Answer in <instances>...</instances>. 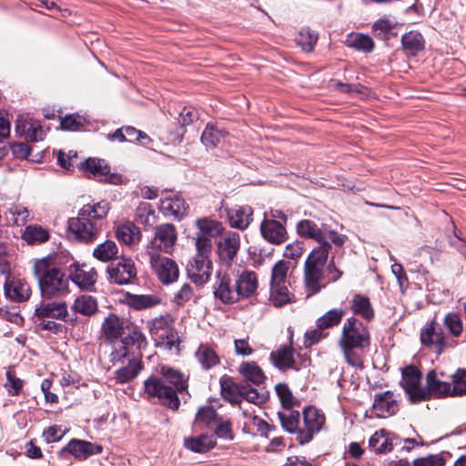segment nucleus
Segmentation results:
<instances>
[{
    "label": "nucleus",
    "instance_id": "c756f323",
    "mask_svg": "<svg viewBox=\"0 0 466 466\" xmlns=\"http://www.w3.org/2000/svg\"><path fill=\"white\" fill-rule=\"evenodd\" d=\"M219 384L222 397L232 404L240 405L243 384L235 383L226 376L220 378Z\"/></svg>",
    "mask_w": 466,
    "mask_h": 466
},
{
    "label": "nucleus",
    "instance_id": "0e129e2a",
    "mask_svg": "<svg viewBox=\"0 0 466 466\" xmlns=\"http://www.w3.org/2000/svg\"><path fill=\"white\" fill-rule=\"evenodd\" d=\"M194 291L189 284H184L180 289L175 293L173 301L179 307L189 301L193 297Z\"/></svg>",
    "mask_w": 466,
    "mask_h": 466
},
{
    "label": "nucleus",
    "instance_id": "e433bc0d",
    "mask_svg": "<svg viewBox=\"0 0 466 466\" xmlns=\"http://www.w3.org/2000/svg\"><path fill=\"white\" fill-rule=\"evenodd\" d=\"M127 299V304L136 310L150 309L161 303L160 298L153 294H129Z\"/></svg>",
    "mask_w": 466,
    "mask_h": 466
},
{
    "label": "nucleus",
    "instance_id": "20e7f679",
    "mask_svg": "<svg viewBox=\"0 0 466 466\" xmlns=\"http://www.w3.org/2000/svg\"><path fill=\"white\" fill-rule=\"evenodd\" d=\"M34 272L37 278L41 295L45 299H59L68 294V278L46 258L35 263Z\"/></svg>",
    "mask_w": 466,
    "mask_h": 466
},
{
    "label": "nucleus",
    "instance_id": "a19ab883",
    "mask_svg": "<svg viewBox=\"0 0 466 466\" xmlns=\"http://www.w3.org/2000/svg\"><path fill=\"white\" fill-rule=\"evenodd\" d=\"M6 218L17 227L33 219L30 210L22 204H13L6 212Z\"/></svg>",
    "mask_w": 466,
    "mask_h": 466
},
{
    "label": "nucleus",
    "instance_id": "72a5a7b5",
    "mask_svg": "<svg viewBox=\"0 0 466 466\" xmlns=\"http://www.w3.org/2000/svg\"><path fill=\"white\" fill-rule=\"evenodd\" d=\"M102 331L111 342L116 341L124 333V320L116 314H109L102 324Z\"/></svg>",
    "mask_w": 466,
    "mask_h": 466
},
{
    "label": "nucleus",
    "instance_id": "5fc2aeb1",
    "mask_svg": "<svg viewBox=\"0 0 466 466\" xmlns=\"http://www.w3.org/2000/svg\"><path fill=\"white\" fill-rule=\"evenodd\" d=\"M218 419L219 417L216 410L211 406L200 408L196 416L198 422H202L208 427H213L214 424H217Z\"/></svg>",
    "mask_w": 466,
    "mask_h": 466
},
{
    "label": "nucleus",
    "instance_id": "8fccbe9b",
    "mask_svg": "<svg viewBox=\"0 0 466 466\" xmlns=\"http://www.w3.org/2000/svg\"><path fill=\"white\" fill-rule=\"evenodd\" d=\"M185 446L195 452H206L214 446V441L207 435L185 440Z\"/></svg>",
    "mask_w": 466,
    "mask_h": 466
},
{
    "label": "nucleus",
    "instance_id": "5701e85b",
    "mask_svg": "<svg viewBox=\"0 0 466 466\" xmlns=\"http://www.w3.org/2000/svg\"><path fill=\"white\" fill-rule=\"evenodd\" d=\"M269 360L272 364L280 370L289 369L299 370L294 359V349L291 345H285L279 349L271 351Z\"/></svg>",
    "mask_w": 466,
    "mask_h": 466
},
{
    "label": "nucleus",
    "instance_id": "c9c22d12",
    "mask_svg": "<svg viewBox=\"0 0 466 466\" xmlns=\"http://www.w3.org/2000/svg\"><path fill=\"white\" fill-rule=\"evenodd\" d=\"M238 371L247 381L257 386L263 384L266 380L263 370L254 361L242 362L238 367Z\"/></svg>",
    "mask_w": 466,
    "mask_h": 466
},
{
    "label": "nucleus",
    "instance_id": "338daca9",
    "mask_svg": "<svg viewBox=\"0 0 466 466\" xmlns=\"http://www.w3.org/2000/svg\"><path fill=\"white\" fill-rule=\"evenodd\" d=\"M198 118V112L196 108L191 106H185L179 114L178 122L182 126H187L193 123Z\"/></svg>",
    "mask_w": 466,
    "mask_h": 466
},
{
    "label": "nucleus",
    "instance_id": "4be33fe9",
    "mask_svg": "<svg viewBox=\"0 0 466 466\" xmlns=\"http://www.w3.org/2000/svg\"><path fill=\"white\" fill-rule=\"evenodd\" d=\"M5 296L15 302H23L29 299L31 289L29 285L15 278L7 277L4 285Z\"/></svg>",
    "mask_w": 466,
    "mask_h": 466
},
{
    "label": "nucleus",
    "instance_id": "de8ad7c7",
    "mask_svg": "<svg viewBox=\"0 0 466 466\" xmlns=\"http://www.w3.org/2000/svg\"><path fill=\"white\" fill-rule=\"evenodd\" d=\"M269 299L276 307H282L291 301L290 293L286 283L270 284Z\"/></svg>",
    "mask_w": 466,
    "mask_h": 466
},
{
    "label": "nucleus",
    "instance_id": "79ce46f5",
    "mask_svg": "<svg viewBox=\"0 0 466 466\" xmlns=\"http://www.w3.org/2000/svg\"><path fill=\"white\" fill-rule=\"evenodd\" d=\"M116 236L124 244L134 245L139 242L141 233L135 224L128 222L117 228Z\"/></svg>",
    "mask_w": 466,
    "mask_h": 466
},
{
    "label": "nucleus",
    "instance_id": "ddd939ff",
    "mask_svg": "<svg viewBox=\"0 0 466 466\" xmlns=\"http://www.w3.org/2000/svg\"><path fill=\"white\" fill-rule=\"evenodd\" d=\"M108 279L117 285H127L137 279V268L130 258H121L116 263L107 267Z\"/></svg>",
    "mask_w": 466,
    "mask_h": 466
},
{
    "label": "nucleus",
    "instance_id": "052dcab7",
    "mask_svg": "<svg viewBox=\"0 0 466 466\" xmlns=\"http://www.w3.org/2000/svg\"><path fill=\"white\" fill-rule=\"evenodd\" d=\"M288 269L287 262L278 261L272 268L270 284L286 283Z\"/></svg>",
    "mask_w": 466,
    "mask_h": 466
},
{
    "label": "nucleus",
    "instance_id": "2f4dec72",
    "mask_svg": "<svg viewBox=\"0 0 466 466\" xmlns=\"http://www.w3.org/2000/svg\"><path fill=\"white\" fill-rule=\"evenodd\" d=\"M174 318L169 313H166L148 320L147 326L151 336L157 339L171 330L174 328Z\"/></svg>",
    "mask_w": 466,
    "mask_h": 466
},
{
    "label": "nucleus",
    "instance_id": "58836bf2",
    "mask_svg": "<svg viewBox=\"0 0 466 466\" xmlns=\"http://www.w3.org/2000/svg\"><path fill=\"white\" fill-rule=\"evenodd\" d=\"M49 237L48 230L40 225H29L22 234V238L29 245L45 243L49 239Z\"/></svg>",
    "mask_w": 466,
    "mask_h": 466
},
{
    "label": "nucleus",
    "instance_id": "f257e3e1",
    "mask_svg": "<svg viewBox=\"0 0 466 466\" xmlns=\"http://www.w3.org/2000/svg\"><path fill=\"white\" fill-rule=\"evenodd\" d=\"M187 379L178 370L161 369L160 375H152L144 381V392L147 399H157L165 407L177 410L180 406L178 393L187 390Z\"/></svg>",
    "mask_w": 466,
    "mask_h": 466
},
{
    "label": "nucleus",
    "instance_id": "4d7b16f0",
    "mask_svg": "<svg viewBox=\"0 0 466 466\" xmlns=\"http://www.w3.org/2000/svg\"><path fill=\"white\" fill-rule=\"evenodd\" d=\"M444 325L453 337H459L463 330L462 321L460 316L453 312L445 316Z\"/></svg>",
    "mask_w": 466,
    "mask_h": 466
},
{
    "label": "nucleus",
    "instance_id": "09e8293b",
    "mask_svg": "<svg viewBox=\"0 0 466 466\" xmlns=\"http://www.w3.org/2000/svg\"><path fill=\"white\" fill-rule=\"evenodd\" d=\"M136 219L138 223L150 227L157 221V216L152 206L147 202H141L136 209Z\"/></svg>",
    "mask_w": 466,
    "mask_h": 466
},
{
    "label": "nucleus",
    "instance_id": "b1692460",
    "mask_svg": "<svg viewBox=\"0 0 466 466\" xmlns=\"http://www.w3.org/2000/svg\"><path fill=\"white\" fill-rule=\"evenodd\" d=\"M253 209L249 206H236L228 210V218L231 228L245 230L252 222Z\"/></svg>",
    "mask_w": 466,
    "mask_h": 466
},
{
    "label": "nucleus",
    "instance_id": "2eb2a0df",
    "mask_svg": "<svg viewBox=\"0 0 466 466\" xmlns=\"http://www.w3.org/2000/svg\"><path fill=\"white\" fill-rule=\"evenodd\" d=\"M421 343L428 347L434 346L438 355L452 345L450 344L444 335L441 327H440L435 319L426 324L420 332Z\"/></svg>",
    "mask_w": 466,
    "mask_h": 466
},
{
    "label": "nucleus",
    "instance_id": "864d4df0",
    "mask_svg": "<svg viewBox=\"0 0 466 466\" xmlns=\"http://www.w3.org/2000/svg\"><path fill=\"white\" fill-rule=\"evenodd\" d=\"M452 392L451 396H462L466 394V370L462 369L451 376Z\"/></svg>",
    "mask_w": 466,
    "mask_h": 466
},
{
    "label": "nucleus",
    "instance_id": "39448f33",
    "mask_svg": "<svg viewBox=\"0 0 466 466\" xmlns=\"http://www.w3.org/2000/svg\"><path fill=\"white\" fill-rule=\"evenodd\" d=\"M330 244L318 246L309 254L304 264L305 286L311 293H317L321 289V280L324 277L325 266L328 262Z\"/></svg>",
    "mask_w": 466,
    "mask_h": 466
},
{
    "label": "nucleus",
    "instance_id": "aec40b11",
    "mask_svg": "<svg viewBox=\"0 0 466 466\" xmlns=\"http://www.w3.org/2000/svg\"><path fill=\"white\" fill-rule=\"evenodd\" d=\"M79 167L101 181L116 183L119 178L118 175L110 174V167L103 159L88 158L85 162H81Z\"/></svg>",
    "mask_w": 466,
    "mask_h": 466
},
{
    "label": "nucleus",
    "instance_id": "4468645a",
    "mask_svg": "<svg viewBox=\"0 0 466 466\" xmlns=\"http://www.w3.org/2000/svg\"><path fill=\"white\" fill-rule=\"evenodd\" d=\"M240 248V236L237 232L229 231L217 244V253L220 260V267L230 268L233 259Z\"/></svg>",
    "mask_w": 466,
    "mask_h": 466
},
{
    "label": "nucleus",
    "instance_id": "13d9d810",
    "mask_svg": "<svg viewBox=\"0 0 466 466\" xmlns=\"http://www.w3.org/2000/svg\"><path fill=\"white\" fill-rule=\"evenodd\" d=\"M221 132L216 129L213 126L208 125L201 136L202 143L210 148H214L219 143Z\"/></svg>",
    "mask_w": 466,
    "mask_h": 466
},
{
    "label": "nucleus",
    "instance_id": "423d86ee",
    "mask_svg": "<svg viewBox=\"0 0 466 466\" xmlns=\"http://www.w3.org/2000/svg\"><path fill=\"white\" fill-rule=\"evenodd\" d=\"M111 343L113 350L109 355V360L113 365L124 363L125 359L129 360V359L137 356H142V350L147 346L146 336L137 327H133L121 340L112 341Z\"/></svg>",
    "mask_w": 466,
    "mask_h": 466
},
{
    "label": "nucleus",
    "instance_id": "37998d69",
    "mask_svg": "<svg viewBox=\"0 0 466 466\" xmlns=\"http://www.w3.org/2000/svg\"><path fill=\"white\" fill-rule=\"evenodd\" d=\"M401 43L403 49L410 56H416L424 48L423 37L421 34L417 31L406 33L401 38Z\"/></svg>",
    "mask_w": 466,
    "mask_h": 466
},
{
    "label": "nucleus",
    "instance_id": "ea45409f",
    "mask_svg": "<svg viewBox=\"0 0 466 466\" xmlns=\"http://www.w3.org/2000/svg\"><path fill=\"white\" fill-rule=\"evenodd\" d=\"M350 308L356 315H360L366 320H371L374 318V310L369 298L366 296L354 295Z\"/></svg>",
    "mask_w": 466,
    "mask_h": 466
},
{
    "label": "nucleus",
    "instance_id": "69168bd1",
    "mask_svg": "<svg viewBox=\"0 0 466 466\" xmlns=\"http://www.w3.org/2000/svg\"><path fill=\"white\" fill-rule=\"evenodd\" d=\"M31 125L32 127L28 128V131L25 132L24 137L32 142L43 140L46 136V132L40 123L36 120H33Z\"/></svg>",
    "mask_w": 466,
    "mask_h": 466
},
{
    "label": "nucleus",
    "instance_id": "7c9ffc66",
    "mask_svg": "<svg viewBox=\"0 0 466 466\" xmlns=\"http://www.w3.org/2000/svg\"><path fill=\"white\" fill-rule=\"evenodd\" d=\"M160 210L166 216H174L180 218L187 212V206L185 200L177 195L165 198L161 200Z\"/></svg>",
    "mask_w": 466,
    "mask_h": 466
},
{
    "label": "nucleus",
    "instance_id": "e2e57ef3",
    "mask_svg": "<svg viewBox=\"0 0 466 466\" xmlns=\"http://www.w3.org/2000/svg\"><path fill=\"white\" fill-rule=\"evenodd\" d=\"M196 257L209 258L212 251V241L207 238L196 235Z\"/></svg>",
    "mask_w": 466,
    "mask_h": 466
},
{
    "label": "nucleus",
    "instance_id": "a18cd8bd",
    "mask_svg": "<svg viewBox=\"0 0 466 466\" xmlns=\"http://www.w3.org/2000/svg\"><path fill=\"white\" fill-rule=\"evenodd\" d=\"M369 446L376 453H387L392 450V443L385 430L376 431L369 440Z\"/></svg>",
    "mask_w": 466,
    "mask_h": 466
},
{
    "label": "nucleus",
    "instance_id": "f3484780",
    "mask_svg": "<svg viewBox=\"0 0 466 466\" xmlns=\"http://www.w3.org/2000/svg\"><path fill=\"white\" fill-rule=\"evenodd\" d=\"M212 263L209 258L194 257L187 266V273L189 279L197 285H203L208 281Z\"/></svg>",
    "mask_w": 466,
    "mask_h": 466
},
{
    "label": "nucleus",
    "instance_id": "49530a36",
    "mask_svg": "<svg viewBox=\"0 0 466 466\" xmlns=\"http://www.w3.org/2000/svg\"><path fill=\"white\" fill-rule=\"evenodd\" d=\"M345 315L342 309H332L317 319V327L319 329H329L338 326Z\"/></svg>",
    "mask_w": 466,
    "mask_h": 466
},
{
    "label": "nucleus",
    "instance_id": "7ed1b4c3",
    "mask_svg": "<svg viewBox=\"0 0 466 466\" xmlns=\"http://www.w3.org/2000/svg\"><path fill=\"white\" fill-rule=\"evenodd\" d=\"M109 209V203L106 200L86 204L79 209L76 218L68 220V229L79 241L93 242L101 231V221Z\"/></svg>",
    "mask_w": 466,
    "mask_h": 466
},
{
    "label": "nucleus",
    "instance_id": "a211bd4d",
    "mask_svg": "<svg viewBox=\"0 0 466 466\" xmlns=\"http://www.w3.org/2000/svg\"><path fill=\"white\" fill-rule=\"evenodd\" d=\"M63 451L73 455L77 460L84 461L90 456L101 453L103 447L100 444L87 441L73 439L65 446Z\"/></svg>",
    "mask_w": 466,
    "mask_h": 466
},
{
    "label": "nucleus",
    "instance_id": "bb28decb",
    "mask_svg": "<svg viewBox=\"0 0 466 466\" xmlns=\"http://www.w3.org/2000/svg\"><path fill=\"white\" fill-rule=\"evenodd\" d=\"M373 408L380 417H387L396 413L398 405L390 391H385L375 395Z\"/></svg>",
    "mask_w": 466,
    "mask_h": 466
},
{
    "label": "nucleus",
    "instance_id": "bf43d9fd",
    "mask_svg": "<svg viewBox=\"0 0 466 466\" xmlns=\"http://www.w3.org/2000/svg\"><path fill=\"white\" fill-rule=\"evenodd\" d=\"M157 339L158 340V344L163 345L168 350H172L173 349L178 350L180 337L175 327L167 333H164L163 337H158Z\"/></svg>",
    "mask_w": 466,
    "mask_h": 466
},
{
    "label": "nucleus",
    "instance_id": "f8f14e48",
    "mask_svg": "<svg viewBox=\"0 0 466 466\" xmlns=\"http://www.w3.org/2000/svg\"><path fill=\"white\" fill-rule=\"evenodd\" d=\"M177 240L176 227L171 223L161 224L155 228L154 238L147 246L151 250L162 251L166 254H172Z\"/></svg>",
    "mask_w": 466,
    "mask_h": 466
},
{
    "label": "nucleus",
    "instance_id": "1a4fd4ad",
    "mask_svg": "<svg viewBox=\"0 0 466 466\" xmlns=\"http://www.w3.org/2000/svg\"><path fill=\"white\" fill-rule=\"evenodd\" d=\"M213 293L214 297L224 304H234L240 300L235 275L230 272V268H219L216 275Z\"/></svg>",
    "mask_w": 466,
    "mask_h": 466
},
{
    "label": "nucleus",
    "instance_id": "680f3d73",
    "mask_svg": "<svg viewBox=\"0 0 466 466\" xmlns=\"http://www.w3.org/2000/svg\"><path fill=\"white\" fill-rule=\"evenodd\" d=\"M350 46L360 51L371 52L374 47V43L370 36L359 34L352 37Z\"/></svg>",
    "mask_w": 466,
    "mask_h": 466
},
{
    "label": "nucleus",
    "instance_id": "774afa93",
    "mask_svg": "<svg viewBox=\"0 0 466 466\" xmlns=\"http://www.w3.org/2000/svg\"><path fill=\"white\" fill-rule=\"evenodd\" d=\"M414 466H444V460L439 455H429L414 460Z\"/></svg>",
    "mask_w": 466,
    "mask_h": 466
},
{
    "label": "nucleus",
    "instance_id": "393cba45",
    "mask_svg": "<svg viewBox=\"0 0 466 466\" xmlns=\"http://www.w3.org/2000/svg\"><path fill=\"white\" fill-rule=\"evenodd\" d=\"M37 319H56L66 321L68 315L65 302H45L42 301L35 309Z\"/></svg>",
    "mask_w": 466,
    "mask_h": 466
},
{
    "label": "nucleus",
    "instance_id": "a878e982",
    "mask_svg": "<svg viewBox=\"0 0 466 466\" xmlns=\"http://www.w3.org/2000/svg\"><path fill=\"white\" fill-rule=\"evenodd\" d=\"M424 389L429 390V400L431 394L439 398H443L451 396L452 392L451 384L438 379L434 370L428 372L426 376V387H424Z\"/></svg>",
    "mask_w": 466,
    "mask_h": 466
},
{
    "label": "nucleus",
    "instance_id": "f704fd0d",
    "mask_svg": "<svg viewBox=\"0 0 466 466\" xmlns=\"http://www.w3.org/2000/svg\"><path fill=\"white\" fill-rule=\"evenodd\" d=\"M278 417L280 420L283 429L289 433H296L299 435V431L301 427L300 414L299 411L294 410L292 408H286L283 411L278 412Z\"/></svg>",
    "mask_w": 466,
    "mask_h": 466
},
{
    "label": "nucleus",
    "instance_id": "0eeeda50",
    "mask_svg": "<svg viewBox=\"0 0 466 466\" xmlns=\"http://www.w3.org/2000/svg\"><path fill=\"white\" fill-rule=\"evenodd\" d=\"M296 228L300 237L313 239L319 243V246L329 244L328 239H330L335 246L341 247L348 239L346 235L338 233L325 224L319 225L310 219L299 221Z\"/></svg>",
    "mask_w": 466,
    "mask_h": 466
},
{
    "label": "nucleus",
    "instance_id": "9b49d317",
    "mask_svg": "<svg viewBox=\"0 0 466 466\" xmlns=\"http://www.w3.org/2000/svg\"><path fill=\"white\" fill-rule=\"evenodd\" d=\"M421 372L413 365L402 370L400 384L412 403H420L429 400V390L420 386Z\"/></svg>",
    "mask_w": 466,
    "mask_h": 466
},
{
    "label": "nucleus",
    "instance_id": "c03bdc74",
    "mask_svg": "<svg viewBox=\"0 0 466 466\" xmlns=\"http://www.w3.org/2000/svg\"><path fill=\"white\" fill-rule=\"evenodd\" d=\"M118 248L113 240H106L96 246L93 251V256L102 261L108 262L117 258Z\"/></svg>",
    "mask_w": 466,
    "mask_h": 466
},
{
    "label": "nucleus",
    "instance_id": "6e6552de",
    "mask_svg": "<svg viewBox=\"0 0 466 466\" xmlns=\"http://www.w3.org/2000/svg\"><path fill=\"white\" fill-rule=\"evenodd\" d=\"M149 258V265L153 273L163 285H169L177 280L179 277V268L177 262L157 250L146 249Z\"/></svg>",
    "mask_w": 466,
    "mask_h": 466
},
{
    "label": "nucleus",
    "instance_id": "6ab92c4d",
    "mask_svg": "<svg viewBox=\"0 0 466 466\" xmlns=\"http://www.w3.org/2000/svg\"><path fill=\"white\" fill-rule=\"evenodd\" d=\"M235 281L239 299L252 297L258 288V275L252 270L244 269L238 272V274L235 275Z\"/></svg>",
    "mask_w": 466,
    "mask_h": 466
},
{
    "label": "nucleus",
    "instance_id": "c85d7f7f",
    "mask_svg": "<svg viewBox=\"0 0 466 466\" xmlns=\"http://www.w3.org/2000/svg\"><path fill=\"white\" fill-rule=\"evenodd\" d=\"M141 359L142 356H137L133 359H129L127 366L116 370L115 374L117 382L127 383L137 378L144 368Z\"/></svg>",
    "mask_w": 466,
    "mask_h": 466
},
{
    "label": "nucleus",
    "instance_id": "3c124183",
    "mask_svg": "<svg viewBox=\"0 0 466 466\" xmlns=\"http://www.w3.org/2000/svg\"><path fill=\"white\" fill-rule=\"evenodd\" d=\"M241 399H245L248 402L256 405H261L267 401L268 394L266 390H258L255 388L243 384Z\"/></svg>",
    "mask_w": 466,
    "mask_h": 466
},
{
    "label": "nucleus",
    "instance_id": "603ef678",
    "mask_svg": "<svg viewBox=\"0 0 466 466\" xmlns=\"http://www.w3.org/2000/svg\"><path fill=\"white\" fill-rule=\"evenodd\" d=\"M318 35L309 28H302L296 41L306 52H311L317 43Z\"/></svg>",
    "mask_w": 466,
    "mask_h": 466
},
{
    "label": "nucleus",
    "instance_id": "6e6d98bb",
    "mask_svg": "<svg viewBox=\"0 0 466 466\" xmlns=\"http://www.w3.org/2000/svg\"><path fill=\"white\" fill-rule=\"evenodd\" d=\"M276 393L282 404L283 409L293 408L295 399L289 386L285 383H278L275 386Z\"/></svg>",
    "mask_w": 466,
    "mask_h": 466
},
{
    "label": "nucleus",
    "instance_id": "dca6fc26",
    "mask_svg": "<svg viewBox=\"0 0 466 466\" xmlns=\"http://www.w3.org/2000/svg\"><path fill=\"white\" fill-rule=\"evenodd\" d=\"M259 230L262 238L270 244L281 245L288 239V232L283 223L268 219L267 212L260 223Z\"/></svg>",
    "mask_w": 466,
    "mask_h": 466
},
{
    "label": "nucleus",
    "instance_id": "f03ea898",
    "mask_svg": "<svg viewBox=\"0 0 466 466\" xmlns=\"http://www.w3.org/2000/svg\"><path fill=\"white\" fill-rule=\"evenodd\" d=\"M338 345L348 365L363 369L365 351L370 346V334L360 320L350 317L344 321Z\"/></svg>",
    "mask_w": 466,
    "mask_h": 466
},
{
    "label": "nucleus",
    "instance_id": "cd10ccee",
    "mask_svg": "<svg viewBox=\"0 0 466 466\" xmlns=\"http://www.w3.org/2000/svg\"><path fill=\"white\" fill-rule=\"evenodd\" d=\"M195 357L201 367L206 370H209L220 363V359L217 351L213 346L208 343L199 345L195 353Z\"/></svg>",
    "mask_w": 466,
    "mask_h": 466
},
{
    "label": "nucleus",
    "instance_id": "9d476101",
    "mask_svg": "<svg viewBox=\"0 0 466 466\" xmlns=\"http://www.w3.org/2000/svg\"><path fill=\"white\" fill-rule=\"evenodd\" d=\"M303 423L299 431L297 441L304 445L312 441L313 437L320 431L326 421L324 413L313 406L303 409Z\"/></svg>",
    "mask_w": 466,
    "mask_h": 466
},
{
    "label": "nucleus",
    "instance_id": "412c9836",
    "mask_svg": "<svg viewBox=\"0 0 466 466\" xmlns=\"http://www.w3.org/2000/svg\"><path fill=\"white\" fill-rule=\"evenodd\" d=\"M69 271L72 281L82 289H88L96 282L97 273L95 268L74 263L70 266Z\"/></svg>",
    "mask_w": 466,
    "mask_h": 466
},
{
    "label": "nucleus",
    "instance_id": "4c0bfd02",
    "mask_svg": "<svg viewBox=\"0 0 466 466\" xmlns=\"http://www.w3.org/2000/svg\"><path fill=\"white\" fill-rule=\"evenodd\" d=\"M72 309L76 313H79L86 317H91L98 310L97 300L91 295H81L76 299L72 306Z\"/></svg>",
    "mask_w": 466,
    "mask_h": 466
},
{
    "label": "nucleus",
    "instance_id": "473e14b6",
    "mask_svg": "<svg viewBox=\"0 0 466 466\" xmlns=\"http://www.w3.org/2000/svg\"><path fill=\"white\" fill-rule=\"evenodd\" d=\"M196 226L198 228L196 235L207 238L210 240L214 238H218L224 231L222 223L208 218H198L196 221Z\"/></svg>",
    "mask_w": 466,
    "mask_h": 466
}]
</instances>
